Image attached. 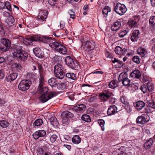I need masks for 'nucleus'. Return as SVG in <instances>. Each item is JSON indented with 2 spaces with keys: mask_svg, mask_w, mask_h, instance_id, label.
<instances>
[{
  "mask_svg": "<svg viewBox=\"0 0 155 155\" xmlns=\"http://www.w3.org/2000/svg\"><path fill=\"white\" fill-rule=\"evenodd\" d=\"M39 92L43 93L39 97V99L42 103H45L58 94L57 92L55 91L49 92L47 87H38Z\"/></svg>",
  "mask_w": 155,
  "mask_h": 155,
  "instance_id": "nucleus-1",
  "label": "nucleus"
},
{
  "mask_svg": "<svg viewBox=\"0 0 155 155\" xmlns=\"http://www.w3.org/2000/svg\"><path fill=\"white\" fill-rule=\"evenodd\" d=\"M54 72L55 76L57 78L62 79L64 76L65 70L63 65L60 64H57L54 67Z\"/></svg>",
  "mask_w": 155,
  "mask_h": 155,
  "instance_id": "nucleus-2",
  "label": "nucleus"
},
{
  "mask_svg": "<svg viewBox=\"0 0 155 155\" xmlns=\"http://www.w3.org/2000/svg\"><path fill=\"white\" fill-rule=\"evenodd\" d=\"M20 50H18L13 53V55L20 60H26L28 57L27 52L21 50L22 49L21 46H19Z\"/></svg>",
  "mask_w": 155,
  "mask_h": 155,
  "instance_id": "nucleus-3",
  "label": "nucleus"
},
{
  "mask_svg": "<svg viewBox=\"0 0 155 155\" xmlns=\"http://www.w3.org/2000/svg\"><path fill=\"white\" fill-rule=\"evenodd\" d=\"M44 39V41L46 42V43L49 44V46L53 48L55 51L57 50L60 44L58 42L52 39L49 37H45Z\"/></svg>",
  "mask_w": 155,
  "mask_h": 155,
  "instance_id": "nucleus-4",
  "label": "nucleus"
},
{
  "mask_svg": "<svg viewBox=\"0 0 155 155\" xmlns=\"http://www.w3.org/2000/svg\"><path fill=\"white\" fill-rule=\"evenodd\" d=\"M127 9L125 6L120 3H118L115 6L114 11L119 15H121L126 12Z\"/></svg>",
  "mask_w": 155,
  "mask_h": 155,
  "instance_id": "nucleus-5",
  "label": "nucleus"
},
{
  "mask_svg": "<svg viewBox=\"0 0 155 155\" xmlns=\"http://www.w3.org/2000/svg\"><path fill=\"white\" fill-rule=\"evenodd\" d=\"M11 45L10 41L8 39L3 38L0 43V49L3 51H7Z\"/></svg>",
  "mask_w": 155,
  "mask_h": 155,
  "instance_id": "nucleus-6",
  "label": "nucleus"
},
{
  "mask_svg": "<svg viewBox=\"0 0 155 155\" xmlns=\"http://www.w3.org/2000/svg\"><path fill=\"white\" fill-rule=\"evenodd\" d=\"M31 82L27 80H21L18 85V89L21 91H25L29 89Z\"/></svg>",
  "mask_w": 155,
  "mask_h": 155,
  "instance_id": "nucleus-7",
  "label": "nucleus"
},
{
  "mask_svg": "<svg viewBox=\"0 0 155 155\" xmlns=\"http://www.w3.org/2000/svg\"><path fill=\"white\" fill-rule=\"evenodd\" d=\"M65 61L66 64L72 69L77 68L78 67V64L76 61H74L73 59L70 56L66 57Z\"/></svg>",
  "mask_w": 155,
  "mask_h": 155,
  "instance_id": "nucleus-8",
  "label": "nucleus"
},
{
  "mask_svg": "<svg viewBox=\"0 0 155 155\" xmlns=\"http://www.w3.org/2000/svg\"><path fill=\"white\" fill-rule=\"evenodd\" d=\"M119 81H122L123 84L124 86H127L130 84V80L127 77V74L126 73H121L118 78Z\"/></svg>",
  "mask_w": 155,
  "mask_h": 155,
  "instance_id": "nucleus-9",
  "label": "nucleus"
},
{
  "mask_svg": "<svg viewBox=\"0 0 155 155\" xmlns=\"http://www.w3.org/2000/svg\"><path fill=\"white\" fill-rule=\"evenodd\" d=\"M112 95V93L107 90L105 91L104 92L100 93L99 96L101 100L103 102L107 101L108 99Z\"/></svg>",
  "mask_w": 155,
  "mask_h": 155,
  "instance_id": "nucleus-10",
  "label": "nucleus"
},
{
  "mask_svg": "<svg viewBox=\"0 0 155 155\" xmlns=\"http://www.w3.org/2000/svg\"><path fill=\"white\" fill-rule=\"evenodd\" d=\"M82 48L87 51L91 50L94 49V43L88 41H87L82 43Z\"/></svg>",
  "mask_w": 155,
  "mask_h": 155,
  "instance_id": "nucleus-11",
  "label": "nucleus"
},
{
  "mask_svg": "<svg viewBox=\"0 0 155 155\" xmlns=\"http://www.w3.org/2000/svg\"><path fill=\"white\" fill-rule=\"evenodd\" d=\"M85 107V105L81 104L73 107L72 110L78 113H82L84 112Z\"/></svg>",
  "mask_w": 155,
  "mask_h": 155,
  "instance_id": "nucleus-12",
  "label": "nucleus"
},
{
  "mask_svg": "<svg viewBox=\"0 0 155 155\" xmlns=\"http://www.w3.org/2000/svg\"><path fill=\"white\" fill-rule=\"evenodd\" d=\"M46 134V131L44 130H40L35 132L33 134V138L37 139L40 137H43Z\"/></svg>",
  "mask_w": 155,
  "mask_h": 155,
  "instance_id": "nucleus-13",
  "label": "nucleus"
},
{
  "mask_svg": "<svg viewBox=\"0 0 155 155\" xmlns=\"http://www.w3.org/2000/svg\"><path fill=\"white\" fill-rule=\"evenodd\" d=\"M138 21V17H134L129 19L128 22V24L131 28L135 27L137 26V23Z\"/></svg>",
  "mask_w": 155,
  "mask_h": 155,
  "instance_id": "nucleus-14",
  "label": "nucleus"
},
{
  "mask_svg": "<svg viewBox=\"0 0 155 155\" xmlns=\"http://www.w3.org/2000/svg\"><path fill=\"white\" fill-rule=\"evenodd\" d=\"M146 104L142 101H139L134 103L135 108L138 110H142L145 106Z\"/></svg>",
  "mask_w": 155,
  "mask_h": 155,
  "instance_id": "nucleus-15",
  "label": "nucleus"
},
{
  "mask_svg": "<svg viewBox=\"0 0 155 155\" xmlns=\"http://www.w3.org/2000/svg\"><path fill=\"white\" fill-rule=\"evenodd\" d=\"M33 51L34 54L37 57L39 58H42L44 57V52L38 48H35L33 49Z\"/></svg>",
  "mask_w": 155,
  "mask_h": 155,
  "instance_id": "nucleus-16",
  "label": "nucleus"
},
{
  "mask_svg": "<svg viewBox=\"0 0 155 155\" xmlns=\"http://www.w3.org/2000/svg\"><path fill=\"white\" fill-rule=\"evenodd\" d=\"M117 112V108L115 105L110 106L108 109L107 114L109 115H112Z\"/></svg>",
  "mask_w": 155,
  "mask_h": 155,
  "instance_id": "nucleus-17",
  "label": "nucleus"
},
{
  "mask_svg": "<svg viewBox=\"0 0 155 155\" xmlns=\"http://www.w3.org/2000/svg\"><path fill=\"white\" fill-rule=\"evenodd\" d=\"M121 23L119 21L114 22L111 27V29L112 31H117L121 26Z\"/></svg>",
  "mask_w": 155,
  "mask_h": 155,
  "instance_id": "nucleus-18",
  "label": "nucleus"
},
{
  "mask_svg": "<svg viewBox=\"0 0 155 155\" xmlns=\"http://www.w3.org/2000/svg\"><path fill=\"white\" fill-rule=\"evenodd\" d=\"M67 48L65 46L60 44L58 48L56 51L59 52L63 54H65L67 53Z\"/></svg>",
  "mask_w": 155,
  "mask_h": 155,
  "instance_id": "nucleus-19",
  "label": "nucleus"
},
{
  "mask_svg": "<svg viewBox=\"0 0 155 155\" xmlns=\"http://www.w3.org/2000/svg\"><path fill=\"white\" fill-rule=\"evenodd\" d=\"M130 77L139 79L141 77V73L139 70H135L131 73Z\"/></svg>",
  "mask_w": 155,
  "mask_h": 155,
  "instance_id": "nucleus-20",
  "label": "nucleus"
},
{
  "mask_svg": "<svg viewBox=\"0 0 155 155\" xmlns=\"http://www.w3.org/2000/svg\"><path fill=\"white\" fill-rule=\"evenodd\" d=\"M145 117L139 116L137 119L136 121L137 123L141 124H143L148 121Z\"/></svg>",
  "mask_w": 155,
  "mask_h": 155,
  "instance_id": "nucleus-21",
  "label": "nucleus"
},
{
  "mask_svg": "<svg viewBox=\"0 0 155 155\" xmlns=\"http://www.w3.org/2000/svg\"><path fill=\"white\" fill-rule=\"evenodd\" d=\"M127 51V50L126 49H122L118 46L116 47L115 49V53L119 55L124 54Z\"/></svg>",
  "mask_w": 155,
  "mask_h": 155,
  "instance_id": "nucleus-22",
  "label": "nucleus"
},
{
  "mask_svg": "<svg viewBox=\"0 0 155 155\" xmlns=\"http://www.w3.org/2000/svg\"><path fill=\"white\" fill-rule=\"evenodd\" d=\"M139 31L137 30H135L132 32L130 38L132 41H137L138 38V36L139 35Z\"/></svg>",
  "mask_w": 155,
  "mask_h": 155,
  "instance_id": "nucleus-23",
  "label": "nucleus"
},
{
  "mask_svg": "<svg viewBox=\"0 0 155 155\" xmlns=\"http://www.w3.org/2000/svg\"><path fill=\"white\" fill-rule=\"evenodd\" d=\"M14 21L15 20L13 17L12 16H10L8 18L7 24L9 26H11L13 25V27L14 28V29L16 30V25H13Z\"/></svg>",
  "mask_w": 155,
  "mask_h": 155,
  "instance_id": "nucleus-24",
  "label": "nucleus"
},
{
  "mask_svg": "<svg viewBox=\"0 0 155 155\" xmlns=\"http://www.w3.org/2000/svg\"><path fill=\"white\" fill-rule=\"evenodd\" d=\"M44 14H43V15H40L38 16V21L39 23H41V22H43V23H41V24H42L44 23L43 22H45L46 21V19L47 18V12L45 11V12H44Z\"/></svg>",
  "mask_w": 155,
  "mask_h": 155,
  "instance_id": "nucleus-25",
  "label": "nucleus"
},
{
  "mask_svg": "<svg viewBox=\"0 0 155 155\" xmlns=\"http://www.w3.org/2000/svg\"><path fill=\"white\" fill-rule=\"evenodd\" d=\"M18 74L16 73H13L9 75L6 78V80L8 82H11L15 80L17 78Z\"/></svg>",
  "mask_w": 155,
  "mask_h": 155,
  "instance_id": "nucleus-26",
  "label": "nucleus"
},
{
  "mask_svg": "<svg viewBox=\"0 0 155 155\" xmlns=\"http://www.w3.org/2000/svg\"><path fill=\"white\" fill-rule=\"evenodd\" d=\"M49 121L51 124L54 127L57 126L58 124V122L57 119L55 117H51L49 119Z\"/></svg>",
  "mask_w": 155,
  "mask_h": 155,
  "instance_id": "nucleus-27",
  "label": "nucleus"
},
{
  "mask_svg": "<svg viewBox=\"0 0 155 155\" xmlns=\"http://www.w3.org/2000/svg\"><path fill=\"white\" fill-rule=\"evenodd\" d=\"M72 140L74 143L78 144L81 142V138L78 135H75L72 137Z\"/></svg>",
  "mask_w": 155,
  "mask_h": 155,
  "instance_id": "nucleus-28",
  "label": "nucleus"
},
{
  "mask_svg": "<svg viewBox=\"0 0 155 155\" xmlns=\"http://www.w3.org/2000/svg\"><path fill=\"white\" fill-rule=\"evenodd\" d=\"M61 115L63 117H65L69 119V118L72 117L73 116V114L68 111H66L62 113Z\"/></svg>",
  "mask_w": 155,
  "mask_h": 155,
  "instance_id": "nucleus-29",
  "label": "nucleus"
},
{
  "mask_svg": "<svg viewBox=\"0 0 155 155\" xmlns=\"http://www.w3.org/2000/svg\"><path fill=\"white\" fill-rule=\"evenodd\" d=\"M153 140L152 138H150L144 144V147L146 149L149 148L152 144Z\"/></svg>",
  "mask_w": 155,
  "mask_h": 155,
  "instance_id": "nucleus-30",
  "label": "nucleus"
},
{
  "mask_svg": "<svg viewBox=\"0 0 155 155\" xmlns=\"http://www.w3.org/2000/svg\"><path fill=\"white\" fill-rule=\"evenodd\" d=\"M118 82L116 80H113L111 81L108 84L110 88L114 89L118 86Z\"/></svg>",
  "mask_w": 155,
  "mask_h": 155,
  "instance_id": "nucleus-31",
  "label": "nucleus"
},
{
  "mask_svg": "<svg viewBox=\"0 0 155 155\" xmlns=\"http://www.w3.org/2000/svg\"><path fill=\"white\" fill-rule=\"evenodd\" d=\"M43 123L42 120L41 119H38L36 120L33 124L34 127H38L41 125Z\"/></svg>",
  "mask_w": 155,
  "mask_h": 155,
  "instance_id": "nucleus-32",
  "label": "nucleus"
},
{
  "mask_svg": "<svg viewBox=\"0 0 155 155\" xmlns=\"http://www.w3.org/2000/svg\"><path fill=\"white\" fill-rule=\"evenodd\" d=\"M138 53L142 57H143L147 54V52L144 48H140L138 49Z\"/></svg>",
  "mask_w": 155,
  "mask_h": 155,
  "instance_id": "nucleus-33",
  "label": "nucleus"
},
{
  "mask_svg": "<svg viewBox=\"0 0 155 155\" xmlns=\"http://www.w3.org/2000/svg\"><path fill=\"white\" fill-rule=\"evenodd\" d=\"M48 82L49 84L52 87L57 85L56 80L54 78H51L49 79Z\"/></svg>",
  "mask_w": 155,
  "mask_h": 155,
  "instance_id": "nucleus-34",
  "label": "nucleus"
},
{
  "mask_svg": "<svg viewBox=\"0 0 155 155\" xmlns=\"http://www.w3.org/2000/svg\"><path fill=\"white\" fill-rule=\"evenodd\" d=\"M81 119L83 121L87 122H90L91 121L90 116L86 114L83 115L81 117Z\"/></svg>",
  "mask_w": 155,
  "mask_h": 155,
  "instance_id": "nucleus-35",
  "label": "nucleus"
},
{
  "mask_svg": "<svg viewBox=\"0 0 155 155\" xmlns=\"http://www.w3.org/2000/svg\"><path fill=\"white\" fill-rule=\"evenodd\" d=\"M45 37H48L47 36H43L41 37H32L31 38V40L32 41H40L42 42H43L44 43H46V42L44 41V38Z\"/></svg>",
  "mask_w": 155,
  "mask_h": 155,
  "instance_id": "nucleus-36",
  "label": "nucleus"
},
{
  "mask_svg": "<svg viewBox=\"0 0 155 155\" xmlns=\"http://www.w3.org/2000/svg\"><path fill=\"white\" fill-rule=\"evenodd\" d=\"M65 76L71 79L75 80L76 79L77 77L75 74L72 73H67L65 74Z\"/></svg>",
  "mask_w": 155,
  "mask_h": 155,
  "instance_id": "nucleus-37",
  "label": "nucleus"
},
{
  "mask_svg": "<svg viewBox=\"0 0 155 155\" xmlns=\"http://www.w3.org/2000/svg\"><path fill=\"white\" fill-rule=\"evenodd\" d=\"M0 125L3 128H5L9 125V123L6 120H3L0 121Z\"/></svg>",
  "mask_w": 155,
  "mask_h": 155,
  "instance_id": "nucleus-38",
  "label": "nucleus"
},
{
  "mask_svg": "<svg viewBox=\"0 0 155 155\" xmlns=\"http://www.w3.org/2000/svg\"><path fill=\"white\" fill-rule=\"evenodd\" d=\"M110 11V8L108 6H106L103 9L102 13L104 16L106 17L109 12Z\"/></svg>",
  "mask_w": 155,
  "mask_h": 155,
  "instance_id": "nucleus-39",
  "label": "nucleus"
},
{
  "mask_svg": "<svg viewBox=\"0 0 155 155\" xmlns=\"http://www.w3.org/2000/svg\"><path fill=\"white\" fill-rule=\"evenodd\" d=\"M53 60L54 62L57 64L59 63L62 61V58L61 56L55 55L53 58Z\"/></svg>",
  "mask_w": 155,
  "mask_h": 155,
  "instance_id": "nucleus-40",
  "label": "nucleus"
},
{
  "mask_svg": "<svg viewBox=\"0 0 155 155\" xmlns=\"http://www.w3.org/2000/svg\"><path fill=\"white\" fill-rule=\"evenodd\" d=\"M147 89L150 92H152L153 91L154 85L151 82L148 81L147 84Z\"/></svg>",
  "mask_w": 155,
  "mask_h": 155,
  "instance_id": "nucleus-41",
  "label": "nucleus"
},
{
  "mask_svg": "<svg viewBox=\"0 0 155 155\" xmlns=\"http://www.w3.org/2000/svg\"><path fill=\"white\" fill-rule=\"evenodd\" d=\"M38 68L39 72L40 75V77L43 76L44 75V70L42 66L40 63H38Z\"/></svg>",
  "mask_w": 155,
  "mask_h": 155,
  "instance_id": "nucleus-42",
  "label": "nucleus"
},
{
  "mask_svg": "<svg viewBox=\"0 0 155 155\" xmlns=\"http://www.w3.org/2000/svg\"><path fill=\"white\" fill-rule=\"evenodd\" d=\"M149 23L150 25L152 26H155V16L151 17L149 19Z\"/></svg>",
  "mask_w": 155,
  "mask_h": 155,
  "instance_id": "nucleus-43",
  "label": "nucleus"
},
{
  "mask_svg": "<svg viewBox=\"0 0 155 155\" xmlns=\"http://www.w3.org/2000/svg\"><path fill=\"white\" fill-rule=\"evenodd\" d=\"M5 7H6L9 11H12L11 6L10 3L8 1L5 2Z\"/></svg>",
  "mask_w": 155,
  "mask_h": 155,
  "instance_id": "nucleus-44",
  "label": "nucleus"
},
{
  "mask_svg": "<svg viewBox=\"0 0 155 155\" xmlns=\"http://www.w3.org/2000/svg\"><path fill=\"white\" fill-rule=\"evenodd\" d=\"M124 107L128 113H130L132 111L131 107L128 104H125Z\"/></svg>",
  "mask_w": 155,
  "mask_h": 155,
  "instance_id": "nucleus-45",
  "label": "nucleus"
},
{
  "mask_svg": "<svg viewBox=\"0 0 155 155\" xmlns=\"http://www.w3.org/2000/svg\"><path fill=\"white\" fill-rule=\"evenodd\" d=\"M58 137L55 134L52 135L50 138V140L52 143H54L57 140Z\"/></svg>",
  "mask_w": 155,
  "mask_h": 155,
  "instance_id": "nucleus-46",
  "label": "nucleus"
},
{
  "mask_svg": "<svg viewBox=\"0 0 155 155\" xmlns=\"http://www.w3.org/2000/svg\"><path fill=\"white\" fill-rule=\"evenodd\" d=\"M98 123L101 127L102 130L103 131H104V120L102 119H101L100 120H99Z\"/></svg>",
  "mask_w": 155,
  "mask_h": 155,
  "instance_id": "nucleus-47",
  "label": "nucleus"
},
{
  "mask_svg": "<svg viewBox=\"0 0 155 155\" xmlns=\"http://www.w3.org/2000/svg\"><path fill=\"white\" fill-rule=\"evenodd\" d=\"M140 89L143 93H146L148 90L147 85L144 84L142 85Z\"/></svg>",
  "mask_w": 155,
  "mask_h": 155,
  "instance_id": "nucleus-48",
  "label": "nucleus"
},
{
  "mask_svg": "<svg viewBox=\"0 0 155 155\" xmlns=\"http://www.w3.org/2000/svg\"><path fill=\"white\" fill-rule=\"evenodd\" d=\"M148 105L151 108H155V103L152 101H147Z\"/></svg>",
  "mask_w": 155,
  "mask_h": 155,
  "instance_id": "nucleus-49",
  "label": "nucleus"
},
{
  "mask_svg": "<svg viewBox=\"0 0 155 155\" xmlns=\"http://www.w3.org/2000/svg\"><path fill=\"white\" fill-rule=\"evenodd\" d=\"M62 122L63 124L67 125L69 123V119L65 117H63Z\"/></svg>",
  "mask_w": 155,
  "mask_h": 155,
  "instance_id": "nucleus-50",
  "label": "nucleus"
},
{
  "mask_svg": "<svg viewBox=\"0 0 155 155\" xmlns=\"http://www.w3.org/2000/svg\"><path fill=\"white\" fill-rule=\"evenodd\" d=\"M127 31L126 30H124L121 31L119 34V36L121 38H123L125 35L127 33Z\"/></svg>",
  "mask_w": 155,
  "mask_h": 155,
  "instance_id": "nucleus-51",
  "label": "nucleus"
},
{
  "mask_svg": "<svg viewBox=\"0 0 155 155\" xmlns=\"http://www.w3.org/2000/svg\"><path fill=\"white\" fill-rule=\"evenodd\" d=\"M133 61L137 64L140 63V58L139 57L137 56H134L133 58Z\"/></svg>",
  "mask_w": 155,
  "mask_h": 155,
  "instance_id": "nucleus-52",
  "label": "nucleus"
},
{
  "mask_svg": "<svg viewBox=\"0 0 155 155\" xmlns=\"http://www.w3.org/2000/svg\"><path fill=\"white\" fill-rule=\"evenodd\" d=\"M97 97L96 96L89 97L88 98V101L89 102H92L97 100Z\"/></svg>",
  "mask_w": 155,
  "mask_h": 155,
  "instance_id": "nucleus-53",
  "label": "nucleus"
},
{
  "mask_svg": "<svg viewBox=\"0 0 155 155\" xmlns=\"http://www.w3.org/2000/svg\"><path fill=\"white\" fill-rule=\"evenodd\" d=\"M5 1L4 0L0 1V9L5 8Z\"/></svg>",
  "mask_w": 155,
  "mask_h": 155,
  "instance_id": "nucleus-54",
  "label": "nucleus"
},
{
  "mask_svg": "<svg viewBox=\"0 0 155 155\" xmlns=\"http://www.w3.org/2000/svg\"><path fill=\"white\" fill-rule=\"evenodd\" d=\"M57 0H49L48 3L51 5H54L56 3Z\"/></svg>",
  "mask_w": 155,
  "mask_h": 155,
  "instance_id": "nucleus-55",
  "label": "nucleus"
},
{
  "mask_svg": "<svg viewBox=\"0 0 155 155\" xmlns=\"http://www.w3.org/2000/svg\"><path fill=\"white\" fill-rule=\"evenodd\" d=\"M5 74L2 70H0V79H2L4 77Z\"/></svg>",
  "mask_w": 155,
  "mask_h": 155,
  "instance_id": "nucleus-56",
  "label": "nucleus"
},
{
  "mask_svg": "<svg viewBox=\"0 0 155 155\" xmlns=\"http://www.w3.org/2000/svg\"><path fill=\"white\" fill-rule=\"evenodd\" d=\"M5 103V101L3 99L0 98V107L4 105Z\"/></svg>",
  "mask_w": 155,
  "mask_h": 155,
  "instance_id": "nucleus-57",
  "label": "nucleus"
},
{
  "mask_svg": "<svg viewBox=\"0 0 155 155\" xmlns=\"http://www.w3.org/2000/svg\"><path fill=\"white\" fill-rule=\"evenodd\" d=\"M43 78L42 77V76L41 77V80L40 81V84L39 85V87H43Z\"/></svg>",
  "mask_w": 155,
  "mask_h": 155,
  "instance_id": "nucleus-58",
  "label": "nucleus"
},
{
  "mask_svg": "<svg viewBox=\"0 0 155 155\" xmlns=\"http://www.w3.org/2000/svg\"><path fill=\"white\" fill-rule=\"evenodd\" d=\"M117 63L118 64L117 66H118V67L119 68L121 67L123 65V63L121 61H119V60L118 61H117Z\"/></svg>",
  "mask_w": 155,
  "mask_h": 155,
  "instance_id": "nucleus-59",
  "label": "nucleus"
},
{
  "mask_svg": "<svg viewBox=\"0 0 155 155\" xmlns=\"http://www.w3.org/2000/svg\"><path fill=\"white\" fill-rule=\"evenodd\" d=\"M13 66L15 68L17 69H19L21 68L20 65L17 63H15L13 64Z\"/></svg>",
  "mask_w": 155,
  "mask_h": 155,
  "instance_id": "nucleus-60",
  "label": "nucleus"
},
{
  "mask_svg": "<svg viewBox=\"0 0 155 155\" xmlns=\"http://www.w3.org/2000/svg\"><path fill=\"white\" fill-rule=\"evenodd\" d=\"M64 147L66 148L68 150H71V146L70 145L67 144H64Z\"/></svg>",
  "mask_w": 155,
  "mask_h": 155,
  "instance_id": "nucleus-61",
  "label": "nucleus"
},
{
  "mask_svg": "<svg viewBox=\"0 0 155 155\" xmlns=\"http://www.w3.org/2000/svg\"><path fill=\"white\" fill-rule=\"evenodd\" d=\"M115 102V99L114 98H112L111 100L110 101L109 103L111 104H113Z\"/></svg>",
  "mask_w": 155,
  "mask_h": 155,
  "instance_id": "nucleus-62",
  "label": "nucleus"
},
{
  "mask_svg": "<svg viewBox=\"0 0 155 155\" xmlns=\"http://www.w3.org/2000/svg\"><path fill=\"white\" fill-rule=\"evenodd\" d=\"M60 27L61 28H64V23L63 22L61 21L60 23Z\"/></svg>",
  "mask_w": 155,
  "mask_h": 155,
  "instance_id": "nucleus-63",
  "label": "nucleus"
},
{
  "mask_svg": "<svg viewBox=\"0 0 155 155\" xmlns=\"http://www.w3.org/2000/svg\"><path fill=\"white\" fill-rule=\"evenodd\" d=\"M151 5L152 6H155V0H150Z\"/></svg>",
  "mask_w": 155,
  "mask_h": 155,
  "instance_id": "nucleus-64",
  "label": "nucleus"
}]
</instances>
